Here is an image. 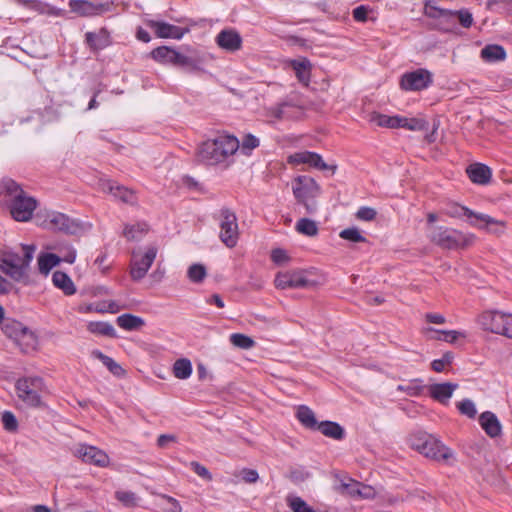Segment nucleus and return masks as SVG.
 Segmentation results:
<instances>
[{"label":"nucleus","mask_w":512,"mask_h":512,"mask_svg":"<svg viewBox=\"0 0 512 512\" xmlns=\"http://www.w3.org/2000/svg\"><path fill=\"white\" fill-rule=\"evenodd\" d=\"M240 147L239 140L228 134H221L213 139L204 141L197 150L198 161L208 164L217 165L228 161Z\"/></svg>","instance_id":"1"},{"label":"nucleus","mask_w":512,"mask_h":512,"mask_svg":"<svg viewBox=\"0 0 512 512\" xmlns=\"http://www.w3.org/2000/svg\"><path fill=\"white\" fill-rule=\"evenodd\" d=\"M0 190L10 198L9 209L14 220L26 222L32 218L37 207V201L29 196L13 179L5 178L1 181Z\"/></svg>","instance_id":"2"},{"label":"nucleus","mask_w":512,"mask_h":512,"mask_svg":"<svg viewBox=\"0 0 512 512\" xmlns=\"http://www.w3.org/2000/svg\"><path fill=\"white\" fill-rule=\"evenodd\" d=\"M23 255L8 252L0 258V270L17 282H27L28 267L33 259L36 247L22 245Z\"/></svg>","instance_id":"3"},{"label":"nucleus","mask_w":512,"mask_h":512,"mask_svg":"<svg viewBox=\"0 0 512 512\" xmlns=\"http://www.w3.org/2000/svg\"><path fill=\"white\" fill-rule=\"evenodd\" d=\"M445 213L453 218H462L467 217L469 224L478 229H485L489 233L500 235L504 232V228L506 223L501 220H497L492 218L491 216L483 213H476L471 209L459 205L457 203H452L448 205Z\"/></svg>","instance_id":"4"},{"label":"nucleus","mask_w":512,"mask_h":512,"mask_svg":"<svg viewBox=\"0 0 512 512\" xmlns=\"http://www.w3.org/2000/svg\"><path fill=\"white\" fill-rule=\"evenodd\" d=\"M411 448L427 458L438 462L448 463L453 458V452L440 440L425 432H418L409 438Z\"/></svg>","instance_id":"5"},{"label":"nucleus","mask_w":512,"mask_h":512,"mask_svg":"<svg viewBox=\"0 0 512 512\" xmlns=\"http://www.w3.org/2000/svg\"><path fill=\"white\" fill-rule=\"evenodd\" d=\"M429 238L432 243L443 249L454 250L471 246L475 235L443 226H433L430 228Z\"/></svg>","instance_id":"6"},{"label":"nucleus","mask_w":512,"mask_h":512,"mask_svg":"<svg viewBox=\"0 0 512 512\" xmlns=\"http://www.w3.org/2000/svg\"><path fill=\"white\" fill-rule=\"evenodd\" d=\"M320 187L313 178L299 176L295 179L293 185V194L295 198L303 204L308 214L317 211V202L315 198L319 195Z\"/></svg>","instance_id":"7"},{"label":"nucleus","mask_w":512,"mask_h":512,"mask_svg":"<svg viewBox=\"0 0 512 512\" xmlns=\"http://www.w3.org/2000/svg\"><path fill=\"white\" fill-rule=\"evenodd\" d=\"M18 398L30 407L41 405V392L44 389L43 379L40 377H24L15 384Z\"/></svg>","instance_id":"8"},{"label":"nucleus","mask_w":512,"mask_h":512,"mask_svg":"<svg viewBox=\"0 0 512 512\" xmlns=\"http://www.w3.org/2000/svg\"><path fill=\"white\" fill-rule=\"evenodd\" d=\"M2 331L7 337L14 340L23 351L33 349L37 344L34 332L17 320L6 319L2 324Z\"/></svg>","instance_id":"9"},{"label":"nucleus","mask_w":512,"mask_h":512,"mask_svg":"<svg viewBox=\"0 0 512 512\" xmlns=\"http://www.w3.org/2000/svg\"><path fill=\"white\" fill-rule=\"evenodd\" d=\"M219 220L220 240L228 248L235 247L239 238L238 222L235 213L228 208H223L220 211Z\"/></svg>","instance_id":"10"},{"label":"nucleus","mask_w":512,"mask_h":512,"mask_svg":"<svg viewBox=\"0 0 512 512\" xmlns=\"http://www.w3.org/2000/svg\"><path fill=\"white\" fill-rule=\"evenodd\" d=\"M157 255V248L151 246L147 248L144 254L139 251L132 252L130 263V275L134 281H139L145 277Z\"/></svg>","instance_id":"11"},{"label":"nucleus","mask_w":512,"mask_h":512,"mask_svg":"<svg viewBox=\"0 0 512 512\" xmlns=\"http://www.w3.org/2000/svg\"><path fill=\"white\" fill-rule=\"evenodd\" d=\"M433 83V74L424 68L406 72L400 80V87L406 91H421Z\"/></svg>","instance_id":"12"},{"label":"nucleus","mask_w":512,"mask_h":512,"mask_svg":"<svg viewBox=\"0 0 512 512\" xmlns=\"http://www.w3.org/2000/svg\"><path fill=\"white\" fill-rule=\"evenodd\" d=\"M306 274L307 271L305 270L279 272L275 277V285L280 289H297L315 286L316 283L308 279Z\"/></svg>","instance_id":"13"},{"label":"nucleus","mask_w":512,"mask_h":512,"mask_svg":"<svg viewBox=\"0 0 512 512\" xmlns=\"http://www.w3.org/2000/svg\"><path fill=\"white\" fill-rule=\"evenodd\" d=\"M424 14L436 20L435 25L442 31L449 32L456 27L457 14L453 10L442 9L430 2H426Z\"/></svg>","instance_id":"14"},{"label":"nucleus","mask_w":512,"mask_h":512,"mask_svg":"<svg viewBox=\"0 0 512 512\" xmlns=\"http://www.w3.org/2000/svg\"><path fill=\"white\" fill-rule=\"evenodd\" d=\"M40 225L48 230L59 231L66 234H74L78 229V225L74 220L57 211L47 212Z\"/></svg>","instance_id":"15"},{"label":"nucleus","mask_w":512,"mask_h":512,"mask_svg":"<svg viewBox=\"0 0 512 512\" xmlns=\"http://www.w3.org/2000/svg\"><path fill=\"white\" fill-rule=\"evenodd\" d=\"M288 162L290 164H308L310 167L319 169V170H331L332 173L336 170V165H328L326 164L322 157L315 153L310 151H302L297 152L288 157Z\"/></svg>","instance_id":"16"},{"label":"nucleus","mask_w":512,"mask_h":512,"mask_svg":"<svg viewBox=\"0 0 512 512\" xmlns=\"http://www.w3.org/2000/svg\"><path fill=\"white\" fill-rule=\"evenodd\" d=\"M74 454L88 464L105 467L109 463L108 455L94 446L81 444L75 449Z\"/></svg>","instance_id":"17"},{"label":"nucleus","mask_w":512,"mask_h":512,"mask_svg":"<svg viewBox=\"0 0 512 512\" xmlns=\"http://www.w3.org/2000/svg\"><path fill=\"white\" fill-rule=\"evenodd\" d=\"M146 25L153 29L159 38L181 39L188 31L187 29L163 21L147 20Z\"/></svg>","instance_id":"18"},{"label":"nucleus","mask_w":512,"mask_h":512,"mask_svg":"<svg viewBox=\"0 0 512 512\" xmlns=\"http://www.w3.org/2000/svg\"><path fill=\"white\" fill-rule=\"evenodd\" d=\"M478 323L482 329L501 334L503 332V313L498 311H487L482 313L478 318Z\"/></svg>","instance_id":"19"},{"label":"nucleus","mask_w":512,"mask_h":512,"mask_svg":"<svg viewBox=\"0 0 512 512\" xmlns=\"http://www.w3.org/2000/svg\"><path fill=\"white\" fill-rule=\"evenodd\" d=\"M216 42L222 49L234 52L241 48L242 38L235 30L226 29L217 35Z\"/></svg>","instance_id":"20"},{"label":"nucleus","mask_w":512,"mask_h":512,"mask_svg":"<svg viewBox=\"0 0 512 512\" xmlns=\"http://www.w3.org/2000/svg\"><path fill=\"white\" fill-rule=\"evenodd\" d=\"M458 388L456 383H436L428 386L429 395L436 401L446 404Z\"/></svg>","instance_id":"21"},{"label":"nucleus","mask_w":512,"mask_h":512,"mask_svg":"<svg viewBox=\"0 0 512 512\" xmlns=\"http://www.w3.org/2000/svg\"><path fill=\"white\" fill-rule=\"evenodd\" d=\"M102 191L112 194L115 198L121 200L124 203L133 205L136 203L137 198L132 190L126 187L116 185L111 181H105L102 183Z\"/></svg>","instance_id":"22"},{"label":"nucleus","mask_w":512,"mask_h":512,"mask_svg":"<svg viewBox=\"0 0 512 512\" xmlns=\"http://www.w3.org/2000/svg\"><path fill=\"white\" fill-rule=\"evenodd\" d=\"M69 7L72 12L83 17L97 15L105 9L104 4H94L86 0H70Z\"/></svg>","instance_id":"23"},{"label":"nucleus","mask_w":512,"mask_h":512,"mask_svg":"<svg viewBox=\"0 0 512 512\" xmlns=\"http://www.w3.org/2000/svg\"><path fill=\"white\" fill-rule=\"evenodd\" d=\"M466 172L473 183L486 185L492 177L491 169L485 164L475 163L467 167Z\"/></svg>","instance_id":"24"},{"label":"nucleus","mask_w":512,"mask_h":512,"mask_svg":"<svg viewBox=\"0 0 512 512\" xmlns=\"http://www.w3.org/2000/svg\"><path fill=\"white\" fill-rule=\"evenodd\" d=\"M479 423L490 437L495 438L501 434L502 427L494 413L490 411L483 412L479 417Z\"/></svg>","instance_id":"25"},{"label":"nucleus","mask_w":512,"mask_h":512,"mask_svg":"<svg viewBox=\"0 0 512 512\" xmlns=\"http://www.w3.org/2000/svg\"><path fill=\"white\" fill-rule=\"evenodd\" d=\"M85 40L89 47L95 51L102 50L110 44L109 33L104 28L100 29L97 33L87 32Z\"/></svg>","instance_id":"26"},{"label":"nucleus","mask_w":512,"mask_h":512,"mask_svg":"<svg viewBox=\"0 0 512 512\" xmlns=\"http://www.w3.org/2000/svg\"><path fill=\"white\" fill-rule=\"evenodd\" d=\"M53 284L61 289L66 295H73L76 287L71 278L62 271H55L52 275Z\"/></svg>","instance_id":"27"},{"label":"nucleus","mask_w":512,"mask_h":512,"mask_svg":"<svg viewBox=\"0 0 512 512\" xmlns=\"http://www.w3.org/2000/svg\"><path fill=\"white\" fill-rule=\"evenodd\" d=\"M317 430H319L326 437L335 440H342L345 436L343 427L332 421H323L319 423Z\"/></svg>","instance_id":"28"},{"label":"nucleus","mask_w":512,"mask_h":512,"mask_svg":"<svg viewBox=\"0 0 512 512\" xmlns=\"http://www.w3.org/2000/svg\"><path fill=\"white\" fill-rule=\"evenodd\" d=\"M299 107L292 99L284 100L275 106L269 108L268 114L277 120L290 118L292 115L288 109Z\"/></svg>","instance_id":"29"},{"label":"nucleus","mask_w":512,"mask_h":512,"mask_svg":"<svg viewBox=\"0 0 512 512\" xmlns=\"http://www.w3.org/2000/svg\"><path fill=\"white\" fill-rule=\"evenodd\" d=\"M291 66L295 72L299 82L307 86L310 81V67L311 64L308 60H293Z\"/></svg>","instance_id":"30"},{"label":"nucleus","mask_w":512,"mask_h":512,"mask_svg":"<svg viewBox=\"0 0 512 512\" xmlns=\"http://www.w3.org/2000/svg\"><path fill=\"white\" fill-rule=\"evenodd\" d=\"M481 57L486 62L503 61L506 58V52L502 46L491 44L481 50Z\"/></svg>","instance_id":"31"},{"label":"nucleus","mask_w":512,"mask_h":512,"mask_svg":"<svg viewBox=\"0 0 512 512\" xmlns=\"http://www.w3.org/2000/svg\"><path fill=\"white\" fill-rule=\"evenodd\" d=\"M299 422L309 429L317 430L319 423L315 418L314 412L307 406H299L296 413Z\"/></svg>","instance_id":"32"},{"label":"nucleus","mask_w":512,"mask_h":512,"mask_svg":"<svg viewBox=\"0 0 512 512\" xmlns=\"http://www.w3.org/2000/svg\"><path fill=\"white\" fill-rule=\"evenodd\" d=\"M60 261V256L56 254L42 253L38 257V267L40 273L47 275L53 267L59 264Z\"/></svg>","instance_id":"33"},{"label":"nucleus","mask_w":512,"mask_h":512,"mask_svg":"<svg viewBox=\"0 0 512 512\" xmlns=\"http://www.w3.org/2000/svg\"><path fill=\"white\" fill-rule=\"evenodd\" d=\"M92 355L99 359L113 375L120 377L125 374V370L118 363H116L111 357L103 354L101 351L94 350Z\"/></svg>","instance_id":"34"},{"label":"nucleus","mask_w":512,"mask_h":512,"mask_svg":"<svg viewBox=\"0 0 512 512\" xmlns=\"http://www.w3.org/2000/svg\"><path fill=\"white\" fill-rule=\"evenodd\" d=\"M117 324L125 330H136L144 325V320L132 314H123L117 318Z\"/></svg>","instance_id":"35"},{"label":"nucleus","mask_w":512,"mask_h":512,"mask_svg":"<svg viewBox=\"0 0 512 512\" xmlns=\"http://www.w3.org/2000/svg\"><path fill=\"white\" fill-rule=\"evenodd\" d=\"M173 374L178 379H187L192 374V364L190 360L181 358L175 361L173 365Z\"/></svg>","instance_id":"36"},{"label":"nucleus","mask_w":512,"mask_h":512,"mask_svg":"<svg viewBox=\"0 0 512 512\" xmlns=\"http://www.w3.org/2000/svg\"><path fill=\"white\" fill-rule=\"evenodd\" d=\"M87 329L92 334L115 337L116 331L114 327L107 322H89Z\"/></svg>","instance_id":"37"},{"label":"nucleus","mask_w":512,"mask_h":512,"mask_svg":"<svg viewBox=\"0 0 512 512\" xmlns=\"http://www.w3.org/2000/svg\"><path fill=\"white\" fill-rule=\"evenodd\" d=\"M175 54V50L167 47V46H160L152 50L151 56L154 60L166 64L170 63L172 64V60Z\"/></svg>","instance_id":"38"},{"label":"nucleus","mask_w":512,"mask_h":512,"mask_svg":"<svg viewBox=\"0 0 512 512\" xmlns=\"http://www.w3.org/2000/svg\"><path fill=\"white\" fill-rule=\"evenodd\" d=\"M296 230L300 234L309 237L315 236L318 233L316 222L308 218H301L296 224Z\"/></svg>","instance_id":"39"},{"label":"nucleus","mask_w":512,"mask_h":512,"mask_svg":"<svg viewBox=\"0 0 512 512\" xmlns=\"http://www.w3.org/2000/svg\"><path fill=\"white\" fill-rule=\"evenodd\" d=\"M425 334H428V333H439L441 334L443 337H436V339L438 340H443V341H446V342H449V343H454L457 341L458 338L460 337H465V333L463 332H460V331H455V330H450V331H440V330H436L434 328H426L424 330Z\"/></svg>","instance_id":"40"},{"label":"nucleus","mask_w":512,"mask_h":512,"mask_svg":"<svg viewBox=\"0 0 512 512\" xmlns=\"http://www.w3.org/2000/svg\"><path fill=\"white\" fill-rule=\"evenodd\" d=\"M147 231V227L145 224H137V225H126L123 231V235L127 238V240L134 241L139 240Z\"/></svg>","instance_id":"41"},{"label":"nucleus","mask_w":512,"mask_h":512,"mask_svg":"<svg viewBox=\"0 0 512 512\" xmlns=\"http://www.w3.org/2000/svg\"><path fill=\"white\" fill-rule=\"evenodd\" d=\"M230 342L234 346L241 348V349H250V348L254 347V345H255V341L251 337L241 334V333L231 334Z\"/></svg>","instance_id":"42"},{"label":"nucleus","mask_w":512,"mask_h":512,"mask_svg":"<svg viewBox=\"0 0 512 512\" xmlns=\"http://www.w3.org/2000/svg\"><path fill=\"white\" fill-rule=\"evenodd\" d=\"M115 498L121 502L125 507H135L138 504V497L131 491H116Z\"/></svg>","instance_id":"43"},{"label":"nucleus","mask_w":512,"mask_h":512,"mask_svg":"<svg viewBox=\"0 0 512 512\" xmlns=\"http://www.w3.org/2000/svg\"><path fill=\"white\" fill-rule=\"evenodd\" d=\"M206 275V268L202 264H193L187 271L188 278L194 283H201Z\"/></svg>","instance_id":"44"},{"label":"nucleus","mask_w":512,"mask_h":512,"mask_svg":"<svg viewBox=\"0 0 512 512\" xmlns=\"http://www.w3.org/2000/svg\"><path fill=\"white\" fill-rule=\"evenodd\" d=\"M428 123L423 119L402 117L401 128L411 131H420L426 129Z\"/></svg>","instance_id":"45"},{"label":"nucleus","mask_w":512,"mask_h":512,"mask_svg":"<svg viewBox=\"0 0 512 512\" xmlns=\"http://www.w3.org/2000/svg\"><path fill=\"white\" fill-rule=\"evenodd\" d=\"M339 237L344 239V240L353 242V243H359V242H366L367 241L366 238L360 233L359 229L356 228V227H351V228H347V229L342 230L339 233Z\"/></svg>","instance_id":"46"},{"label":"nucleus","mask_w":512,"mask_h":512,"mask_svg":"<svg viewBox=\"0 0 512 512\" xmlns=\"http://www.w3.org/2000/svg\"><path fill=\"white\" fill-rule=\"evenodd\" d=\"M259 143L260 141L256 136L247 134L243 137L239 149L243 154L250 155L251 151L259 146Z\"/></svg>","instance_id":"47"},{"label":"nucleus","mask_w":512,"mask_h":512,"mask_svg":"<svg viewBox=\"0 0 512 512\" xmlns=\"http://www.w3.org/2000/svg\"><path fill=\"white\" fill-rule=\"evenodd\" d=\"M360 483L354 481L352 479H348L347 482L341 481L339 486L336 487V490L342 494H348L351 496L357 495V490H359Z\"/></svg>","instance_id":"48"},{"label":"nucleus","mask_w":512,"mask_h":512,"mask_svg":"<svg viewBox=\"0 0 512 512\" xmlns=\"http://www.w3.org/2000/svg\"><path fill=\"white\" fill-rule=\"evenodd\" d=\"M454 359L452 352H446L440 359H435L431 363V367L435 372H442L446 366H449Z\"/></svg>","instance_id":"49"},{"label":"nucleus","mask_w":512,"mask_h":512,"mask_svg":"<svg viewBox=\"0 0 512 512\" xmlns=\"http://www.w3.org/2000/svg\"><path fill=\"white\" fill-rule=\"evenodd\" d=\"M2 424L6 431L15 432L18 428V421L15 415L10 411H5L2 414Z\"/></svg>","instance_id":"50"},{"label":"nucleus","mask_w":512,"mask_h":512,"mask_svg":"<svg viewBox=\"0 0 512 512\" xmlns=\"http://www.w3.org/2000/svg\"><path fill=\"white\" fill-rule=\"evenodd\" d=\"M457 408L461 414L466 415L469 418H474L477 410L475 404L470 399H465L457 404Z\"/></svg>","instance_id":"51"},{"label":"nucleus","mask_w":512,"mask_h":512,"mask_svg":"<svg viewBox=\"0 0 512 512\" xmlns=\"http://www.w3.org/2000/svg\"><path fill=\"white\" fill-rule=\"evenodd\" d=\"M457 14L456 22L459 21L460 25L464 28H470L473 24V16L467 9L455 11Z\"/></svg>","instance_id":"52"},{"label":"nucleus","mask_w":512,"mask_h":512,"mask_svg":"<svg viewBox=\"0 0 512 512\" xmlns=\"http://www.w3.org/2000/svg\"><path fill=\"white\" fill-rule=\"evenodd\" d=\"M376 214L377 213H376L375 209H373L371 207L364 206V207L359 208V210L356 213V217L359 220L372 221L375 219Z\"/></svg>","instance_id":"53"},{"label":"nucleus","mask_w":512,"mask_h":512,"mask_svg":"<svg viewBox=\"0 0 512 512\" xmlns=\"http://www.w3.org/2000/svg\"><path fill=\"white\" fill-rule=\"evenodd\" d=\"M61 253V261L67 262L69 264L74 263L76 259V250L71 246H66L60 250Z\"/></svg>","instance_id":"54"},{"label":"nucleus","mask_w":512,"mask_h":512,"mask_svg":"<svg viewBox=\"0 0 512 512\" xmlns=\"http://www.w3.org/2000/svg\"><path fill=\"white\" fill-rule=\"evenodd\" d=\"M423 386L417 385L415 383H410L408 385H400L398 387L399 390H402L407 393L409 396H418L423 391Z\"/></svg>","instance_id":"55"},{"label":"nucleus","mask_w":512,"mask_h":512,"mask_svg":"<svg viewBox=\"0 0 512 512\" xmlns=\"http://www.w3.org/2000/svg\"><path fill=\"white\" fill-rule=\"evenodd\" d=\"M190 466H191L192 470L200 477L207 479V480L212 479L211 473L208 471V469L206 467H204L200 463L193 461L190 463Z\"/></svg>","instance_id":"56"},{"label":"nucleus","mask_w":512,"mask_h":512,"mask_svg":"<svg viewBox=\"0 0 512 512\" xmlns=\"http://www.w3.org/2000/svg\"><path fill=\"white\" fill-rule=\"evenodd\" d=\"M502 335L512 338V314L503 313Z\"/></svg>","instance_id":"57"},{"label":"nucleus","mask_w":512,"mask_h":512,"mask_svg":"<svg viewBox=\"0 0 512 512\" xmlns=\"http://www.w3.org/2000/svg\"><path fill=\"white\" fill-rule=\"evenodd\" d=\"M159 497L165 500L170 505V507L168 508L169 512H182V507L178 500H176L175 498L165 494H161L159 495Z\"/></svg>","instance_id":"58"},{"label":"nucleus","mask_w":512,"mask_h":512,"mask_svg":"<svg viewBox=\"0 0 512 512\" xmlns=\"http://www.w3.org/2000/svg\"><path fill=\"white\" fill-rule=\"evenodd\" d=\"M271 259L274 263L281 264L283 262H286L289 259V257L285 250L277 248L272 250Z\"/></svg>","instance_id":"59"},{"label":"nucleus","mask_w":512,"mask_h":512,"mask_svg":"<svg viewBox=\"0 0 512 512\" xmlns=\"http://www.w3.org/2000/svg\"><path fill=\"white\" fill-rule=\"evenodd\" d=\"M368 11L369 9L366 6H358L353 10V17L356 21L365 22L367 20Z\"/></svg>","instance_id":"60"},{"label":"nucleus","mask_w":512,"mask_h":512,"mask_svg":"<svg viewBox=\"0 0 512 512\" xmlns=\"http://www.w3.org/2000/svg\"><path fill=\"white\" fill-rule=\"evenodd\" d=\"M370 121L375 123L377 126L380 127H388L389 125V116L379 114V113H373L370 116Z\"/></svg>","instance_id":"61"},{"label":"nucleus","mask_w":512,"mask_h":512,"mask_svg":"<svg viewBox=\"0 0 512 512\" xmlns=\"http://www.w3.org/2000/svg\"><path fill=\"white\" fill-rule=\"evenodd\" d=\"M259 478L258 472L253 469H244L242 479L247 483H255Z\"/></svg>","instance_id":"62"},{"label":"nucleus","mask_w":512,"mask_h":512,"mask_svg":"<svg viewBox=\"0 0 512 512\" xmlns=\"http://www.w3.org/2000/svg\"><path fill=\"white\" fill-rule=\"evenodd\" d=\"M425 320L432 324H444L446 322L445 317L439 313H427L425 314Z\"/></svg>","instance_id":"63"},{"label":"nucleus","mask_w":512,"mask_h":512,"mask_svg":"<svg viewBox=\"0 0 512 512\" xmlns=\"http://www.w3.org/2000/svg\"><path fill=\"white\" fill-rule=\"evenodd\" d=\"M177 440L176 436L173 434H161L157 439V445L160 448H165L168 443L175 442Z\"/></svg>","instance_id":"64"}]
</instances>
